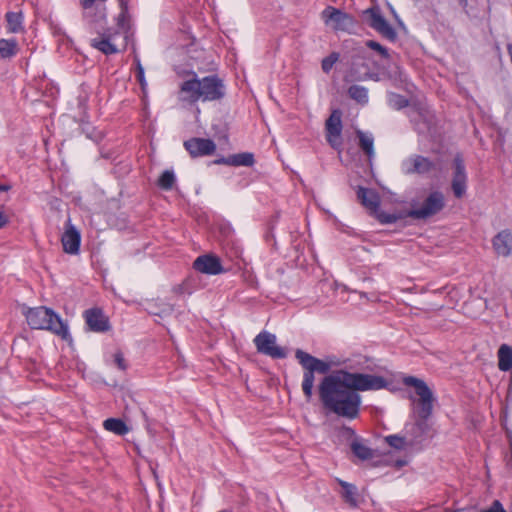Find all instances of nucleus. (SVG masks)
<instances>
[{
  "instance_id": "1",
  "label": "nucleus",
  "mask_w": 512,
  "mask_h": 512,
  "mask_svg": "<svg viewBox=\"0 0 512 512\" xmlns=\"http://www.w3.org/2000/svg\"><path fill=\"white\" fill-rule=\"evenodd\" d=\"M295 358L303 369L302 391L307 400L313 395L315 373L325 375L319 386V399L324 409L348 420L356 419L360 413L359 391H376L388 386L387 380L378 375L350 372L340 369L327 375L337 363L319 359L301 349Z\"/></svg>"
},
{
  "instance_id": "2",
  "label": "nucleus",
  "mask_w": 512,
  "mask_h": 512,
  "mask_svg": "<svg viewBox=\"0 0 512 512\" xmlns=\"http://www.w3.org/2000/svg\"><path fill=\"white\" fill-rule=\"evenodd\" d=\"M183 100L195 103L202 101H216L225 96V85L217 75L206 76L202 79L194 77L181 85Z\"/></svg>"
},
{
  "instance_id": "3",
  "label": "nucleus",
  "mask_w": 512,
  "mask_h": 512,
  "mask_svg": "<svg viewBox=\"0 0 512 512\" xmlns=\"http://www.w3.org/2000/svg\"><path fill=\"white\" fill-rule=\"evenodd\" d=\"M28 325L32 329H46L66 339L68 327L53 310L40 306L27 308L23 311Z\"/></svg>"
},
{
  "instance_id": "4",
  "label": "nucleus",
  "mask_w": 512,
  "mask_h": 512,
  "mask_svg": "<svg viewBox=\"0 0 512 512\" xmlns=\"http://www.w3.org/2000/svg\"><path fill=\"white\" fill-rule=\"evenodd\" d=\"M403 383L415 388L418 399L413 400L414 411L419 419L427 420L433 409L434 397L432 391L423 380L413 376L405 377Z\"/></svg>"
},
{
  "instance_id": "5",
  "label": "nucleus",
  "mask_w": 512,
  "mask_h": 512,
  "mask_svg": "<svg viewBox=\"0 0 512 512\" xmlns=\"http://www.w3.org/2000/svg\"><path fill=\"white\" fill-rule=\"evenodd\" d=\"M106 0H79L82 18L90 29H96L107 23Z\"/></svg>"
},
{
  "instance_id": "6",
  "label": "nucleus",
  "mask_w": 512,
  "mask_h": 512,
  "mask_svg": "<svg viewBox=\"0 0 512 512\" xmlns=\"http://www.w3.org/2000/svg\"><path fill=\"white\" fill-rule=\"evenodd\" d=\"M444 205L443 194L439 191H434L428 195L419 207L413 204L412 209L408 212V216L413 219H427L440 212Z\"/></svg>"
},
{
  "instance_id": "7",
  "label": "nucleus",
  "mask_w": 512,
  "mask_h": 512,
  "mask_svg": "<svg viewBox=\"0 0 512 512\" xmlns=\"http://www.w3.org/2000/svg\"><path fill=\"white\" fill-rule=\"evenodd\" d=\"M321 15L324 22L331 25L335 31L352 32L355 29V19L340 9L328 6L322 11Z\"/></svg>"
},
{
  "instance_id": "8",
  "label": "nucleus",
  "mask_w": 512,
  "mask_h": 512,
  "mask_svg": "<svg viewBox=\"0 0 512 512\" xmlns=\"http://www.w3.org/2000/svg\"><path fill=\"white\" fill-rule=\"evenodd\" d=\"M366 23L384 38L394 41L397 37L395 29L383 17L378 7H372L363 11Z\"/></svg>"
},
{
  "instance_id": "9",
  "label": "nucleus",
  "mask_w": 512,
  "mask_h": 512,
  "mask_svg": "<svg viewBox=\"0 0 512 512\" xmlns=\"http://www.w3.org/2000/svg\"><path fill=\"white\" fill-rule=\"evenodd\" d=\"M254 344L259 353L269 356L273 359H284L287 352L283 347L277 345L276 335L262 331L254 338Z\"/></svg>"
},
{
  "instance_id": "10",
  "label": "nucleus",
  "mask_w": 512,
  "mask_h": 512,
  "mask_svg": "<svg viewBox=\"0 0 512 512\" xmlns=\"http://www.w3.org/2000/svg\"><path fill=\"white\" fill-rule=\"evenodd\" d=\"M346 78L349 81L381 80L379 74L371 72L367 59L362 53L353 56Z\"/></svg>"
},
{
  "instance_id": "11",
  "label": "nucleus",
  "mask_w": 512,
  "mask_h": 512,
  "mask_svg": "<svg viewBox=\"0 0 512 512\" xmlns=\"http://www.w3.org/2000/svg\"><path fill=\"white\" fill-rule=\"evenodd\" d=\"M435 168L436 164L432 160L421 155H412L401 163V171L405 175L427 174Z\"/></svg>"
},
{
  "instance_id": "12",
  "label": "nucleus",
  "mask_w": 512,
  "mask_h": 512,
  "mask_svg": "<svg viewBox=\"0 0 512 512\" xmlns=\"http://www.w3.org/2000/svg\"><path fill=\"white\" fill-rule=\"evenodd\" d=\"M342 113L340 110H333L329 118L326 120V139L328 143L335 149L339 148L342 144L341 132H342Z\"/></svg>"
},
{
  "instance_id": "13",
  "label": "nucleus",
  "mask_w": 512,
  "mask_h": 512,
  "mask_svg": "<svg viewBox=\"0 0 512 512\" xmlns=\"http://www.w3.org/2000/svg\"><path fill=\"white\" fill-rule=\"evenodd\" d=\"M104 25L105 24L94 29L97 32V36L91 39L90 45L105 55L116 54L118 53V48L113 43V36L115 34H113L109 28L100 31V29L104 28Z\"/></svg>"
},
{
  "instance_id": "14",
  "label": "nucleus",
  "mask_w": 512,
  "mask_h": 512,
  "mask_svg": "<svg viewBox=\"0 0 512 512\" xmlns=\"http://www.w3.org/2000/svg\"><path fill=\"white\" fill-rule=\"evenodd\" d=\"M193 268L203 274L218 275L225 270L222 267L220 258L213 254H205L194 260Z\"/></svg>"
},
{
  "instance_id": "15",
  "label": "nucleus",
  "mask_w": 512,
  "mask_h": 512,
  "mask_svg": "<svg viewBox=\"0 0 512 512\" xmlns=\"http://www.w3.org/2000/svg\"><path fill=\"white\" fill-rule=\"evenodd\" d=\"M185 149L191 157L212 155L216 150L214 141L205 138H191L184 142Z\"/></svg>"
},
{
  "instance_id": "16",
  "label": "nucleus",
  "mask_w": 512,
  "mask_h": 512,
  "mask_svg": "<svg viewBox=\"0 0 512 512\" xmlns=\"http://www.w3.org/2000/svg\"><path fill=\"white\" fill-rule=\"evenodd\" d=\"M467 175L465 165L460 156L454 159V174L452 179V190L457 198H461L466 192Z\"/></svg>"
},
{
  "instance_id": "17",
  "label": "nucleus",
  "mask_w": 512,
  "mask_h": 512,
  "mask_svg": "<svg viewBox=\"0 0 512 512\" xmlns=\"http://www.w3.org/2000/svg\"><path fill=\"white\" fill-rule=\"evenodd\" d=\"M409 117L419 133H426L431 130L434 116L429 110L419 107L413 108L409 112Z\"/></svg>"
},
{
  "instance_id": "18",
  "label": "nucleus",
  "mask_w": 512,
  "mask_h": 512,
  "mask_svg": "<svg viewBox=\"0 0 512 512\" xmlns=\"http://www.w3.org/2000/svg\"><path fill=\"white\" fill-rule=\"evenodd\" d=\"M81 236L79 231L70 223L66 225L61 242L66 253L77 254L79 252Z\"/></svg>"
},
{
  "instance_id": "19",
  "label": "nucleus",
  "mask_w": 512,
  "mask_h": 512,
  "mask_svg": "<svg viewBox=\"0 0 512 512\" xmlns=\"http://www.w3.org/2000/svg\"><path fill=\"white\" fill-rule=\"evenodd\" d=\"M84 315L90 330L95 332H105L109 330L108 318L100 309H89L85 311Z\"/></svg>"
},
{
  "instance_id": "20",
  "label": "nucleus",
  "mask_w": 512,
  "mask_h": 512,
  "mask_svg": "<svg viewBox=\"0 0 512 512\" xmlns=\"http://www.w3.org/2000/svg\"><path fill=\"white\" fill-rule=\"evenodd\" d=\"M493 247L496 253L508 257L512 253V234L508 230H502L493 238Z\"/></svg>"
},
{
  "instance_id": "21",
  "label": "nucleus",
  "mask_w": 512,
  "mask_h": 512,
  "mask_svg": "<svg viewBox=\"0 0 512 512\" xmlns=\"http://www.w3.org/2000/svg\"><path fill=\"white\" fill-rule=\"evenodd\" d=\"M357 199L360 203L372 212H376L380 205V198L378 193L369 188L358 187Z\"/></svg>"
},
{
  "instance_id": "22",
  "label": "nucleus",
  "mask_w": 512,
  "mask_h": 512,
  "mask_svg": "<svg viewBox=\"0 0 512 512\" xmlns=\"http://www.w3.org/2000/svg\"><path fill=\"white\" fill-rule=\"evenodd\" d=\"M429 431V425L426 420L418 419L411 428L410 444L416 445L423 442L427 432Z\"/></svg>"
},
{
  "instance_id": "23",
  "label": "nucleus",
  "mask_w": 512,
  "mask_h": 512,
  "mask_svg": "<svg viewBox=\"0 0 512 512\" xmlns=\"http://www.w3.org/2000/svg\"><path fill=\"white\" fill-rule=\"evenodd\" d=\"M498 368L501 371L508 372L512 370V348L507 344H502L498 349Z\"/></svg>"
},
{
  "instance_id": "24",
  "label": "nucleus",
  "mask_w": 512,
  "mask_h": 512,
  "mask_svg": "<svg viewBox=\"0 0 512 512\" xmlns=\"http://www.w3.org/2000/svg\"><path fill=\"white\" fill-rule=\"evenodd\" d=\"M337 481L342 487L341 495L344 501L350 506L356 507L358 505V492L356 486L340 479Z\"/></svg>"
},
{
  "instance_id": "25",
  "label": "nucleus",
  "mask_w": 512,
  "mask_h": 512,
  "mask_svg": "<svg viewBox=\"0 0 512 512\" xmlns=\"http://www.w3.org/2000/svg\"><path fill=\"white\" fill-rule=\"evenodd\" d=\"M19 51V44L16 39H0V57L10 59Z\"/></svg>"
},
{
  "instance_id": "26",
  "label": "nucleus",
  "mask_w": 512,
  "mask_h": 512,
  "mask_svg": "<svg viewBox=\"0 0 512 512\" xmlns=\"http://www.w3.org/2000/svg\"><path fill=\"white\" fill-rule=\"evenodd\" d=\"M387 78L393 83L394 86L402 88L406 84V76L401 68L396 65H390L386 71Z\"/></svg>"
},
{
  "instance_id": "27",
  "label": "nucleus",
  "mask_w": 512,
  "mask_h": 512,
  "mask_svg": "<svg viewBox=\"0 0 512 512\" xmlns=\"http://www.w3.org/2000/svg\"><path fill=\"white\" fill-rule=\"evenodd\" d=\"M103 426L107 431L113 432L121 436L125 435L129 431L127 425L121 419L118 418L106 419L103 423Z\"/></svg>"
},
{
  "instance_id": "28",
  "label": "nucleus",
  "mask_w": 512,
  "mask_h": 512,
  "mask_svg": "<svg viewBox=\"0 0 512 512\" xmlns=\"http://www.w3.org/2000/svg\"><path fill=\"white\" fill-rule=\"evenodd\" d=\"M351 450L361 460H369L374 455L373 450L359 440L351 443Z\"/></svg>"
},
{
  "instance_id": "29",
  "label": "nucleus",
  "mask_w": 512,
  "mask_h": 512,
  "mask_svg": "<svg viewBox=\"0 0 512 512\" xmlns=\"http://www.w3.org/2000/svg\"><path fill=\"white\" fill-rule=\"evenodd\" d=\"M231 166L250 167L254 164V155L249 152L230 155Z\"/></svg>"
},
{
  "instance_id": "30",
  "label": "nucleus",
  "mask_w": 512,
  "mask_h": 512,
  "mask_svg": "<svg viewBox=\"0 0 512 512\" xmlns=\"http://www.w3.org/2000/svg\"><path fill=\"white\" fill-rule=\"evenodd\" d=\"M23 16L18 12H8L6 14L7 28L12 33H18L22 30Z\"/></svg>"
},
{
  "instance_id": "31",
  "label": "nucleus",
  "mask_w": 512,
  "mask_h": 512,
  "mask_svg": "<svg viewBox=\"0 0 512 512\" xmlns=\"http://www.w3.org/2000/svg\"><path fill=\"white\" fill-rule=\"evenodd\" d=\"M359 138V145L364 153L368 156V158H372L374 156V148H373V137L371 135H367L362 131L357 132Z\"/></svg>"
},
{
  "instance_id": "32",
  "label": "nucleus",
  "mask_w": 512,
  "mask_h": 512,
  "mask_svg": "<svg viewBox=\"0 0 512 512\" xmlns=\"http://www.w3.org/2000/svg\"><path fill=\"white\" fill-rule=\"evenodd\" d=\"M348 95L358 103L366 104L368 102V90L363 86H350L348 89Z\"/></svg>"
},
{
  "instance_id": "33",
  "label": "nucleus",
  "mask_w": 512,
  "mask_h": 512,
  "mask_svg": "<svg viewBox=\"0 0 512 512\" xmlns=\"http://www.w3.org/2000/svg\"><path fill=\"white\" fill-rule=\"evenodd\" d=\"M388 104L395 110H400L409 105V101L402 95L390 92L387 96Z\"/></svg>"
},
{
  "instance_id": "34",
  "label": "nucleus",
  "mask_w": 512,
  "mask_h": 512,
  "mask_svg": "<svg viewBox=\"0 0 512 512\" xmlns=\"http://www.w3.org/2000/svg\"><path fill=\"white\" fill-rule=\"evenodd\" d=\"M121 12L117 17V26L119 29L123 31H127L129 29V14L127 4L120 0Z\"/></svg>"
},
{
  "instance_id": "35",
  "label": "nucleus",
  "mask_w": 512,
  "mask_h": 512,
  "mask_svg": "<svg viewBox=\"0 0 512 512\" xmlns=\"http://www.w3.org/2000/svg\"><path fill=\"white\" fill-rule=\"evenodd\" d=\"M175 180L174 173L170 170H165L159 177L158 185L164 190H170L172 189Z\"/></svg>"
},
{
  "instance_id": "36",
  "label": "nucleus",
  "mask_w": 512,
  "mask_h": 512,
  "mask_svg": "<svg viewBox=\"0 0 512 512\" xmlns=\"http://www.w3.org/2000/svg\"><path fill=\"white\" fill-rule=\"evenodd\" d=\"M339 54L336 52L331 53L329 56L322 60L321 67L325 73H329L333 65L338 61Z\"/></svg>"
},
{
  "instance_id": "37",
  "label": "nucleus",
  "mask_w": 512,
  "mask_h": 512,
  "mask_svg": "<svg viewBox=\"0 0 512 512\" xmlns=\"http://www.w3.org/2000/svg\"><path fill=\"white\" fill-rule=\"evenodd\" d=\"M386 442L393 448L397 450L404 449L406 445L405 438L400 437L398 435H389L385 438Z\"/></svg>"
},
{
  "instance_id": "38",
  "label": "nucleus",
  "mask_w": 512,
  "mask_h": 512,
  "mask_svg": "<svg viewBox=\"0 0 512 512\" xmlns=\"http://www.w3.org/2000/svg\"><path fill=\"white\" fill-rule=\"evenodd\" d=\"M366 46L372 50L377 51L384 58H387L389 56L388 50L384 46H382L380 43H378L374 40H368L366 42Z\"/></svg>"
},
{
  "instance_id": "39",
  "label": "nucleus",
  "mask_w": 512,
  "mask_h": 512,
  "mask_svg": "<svg viewBox=\"0 0 512 512\" xmlns=\"http://www.w3.org/2000/svg\"><path fill=\"white\" fill-rule=\"evenodd\" d=\"M135 62H136V77L141 85V88L144 90L147 86V82H146L145 76H144V68L141 65V62L138 58L135 59Z\"/></svg>"
},
{
  "instance_id": "40",
  "label": "nucleus",
  "mask_w": 512,
  "mask_h": 512,
  "mask_svg": "<svg viewBox=\"0 0 512 512\" xmlns=\"http://www.w3.org/2000/svg\"><path fill=\"white\" fill-rule=\"evenodd\" d=\"M377 218L382 224H392L398 220L396 215L385 212L378 213Z\"/></svg>"
},
{
  "instance_id": "41",
  "label": "nucleus",
  "mask_w": 512,
  "mask_h": 512,
  "mask_svg": "<svg viewBox=\"0 0 512 512\" xmlns=\"http://www.w3.org/2000/svg\"><path fill=\"white\" fill-rule=\"evenodd\" d=\"M114 363L122 371H125L127 369V364H126L125 358H124L122 352H120V351H118L114 354Z\"/></svg>"
},
{
  "instance_id": "42",
  "label": "nucleus",
  "mask_w": 512,
  "mask_h": 512,
  "mask_svg": "<svg viewBox=\"0 0 512 512\" xmlns=\"http://www.w3.org/2000/svg\"><path fill=\"white\" fill-rule=\"evenodd\" d=\"M215 164H224V165H229L231 166V163H230V156L228 157H221L219 159H216L214 161Z\"/></svg>"
},
{
  "instance_id": "43",
  "label": "nucleus",
  "mask_w": 512,
  "mask_h": 512,
  "mask_svg": "<svg viewBox=\"0 0 512 512\" xmlns=\"http://www.w3.org/2000/svg\"><path fill=\"white\" fill-rule=\"evenodd\" d=\"M11 189V185L9 184H0V192H6Z\"/></svg>"
},
{
  "instance_id": "44",
  "label": "nucleus",
  "mask_w": 512,
  "mask_h": 512,
  "mask_svg": "<svg viewBox=\"0 0 512 512\" xmlns=\"http://www.w3.org/2000/svg\"><path fill=\"white\" fill-rule=\"evenodd\" d=\"M6 223V217L4 216V214L2 212H0V228L2 226H4Z\"/></svg>"
}]
</instances>
